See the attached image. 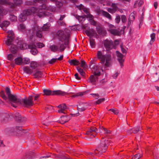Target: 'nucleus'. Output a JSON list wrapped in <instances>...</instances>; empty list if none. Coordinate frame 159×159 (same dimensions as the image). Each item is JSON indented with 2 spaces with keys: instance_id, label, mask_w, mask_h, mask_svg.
Instances as JSON below:
<instances>
[{
  "instance_id": "obj_47",
  "label": "nucleus",
  "mask_w": 159,
  "mask_h": 159,
  "mask_svg": "<svg viewBox=\"0 0 159 159\" xmlns=\"http://www.w3.org/2000/svg\"><path fill=\"white\" fill-rule=\"evenodd\" d=\"M86 16L89 21L93 20L94 19V16L90 14L89 13L88 14H87Z\"/></svg>"
},
{
  "instance_id": "obj_37",
  "label": "nucleus",
  "mask_w": 159,
  "mask_h": 159,
  "mask_svg": "<svg viewBox=\"0 0 159 159\" xmlns=\"http://www.w3.org/2000/svg\"><path fill=\"white\" fill-rule=\"evenodd\" d=\"M155 34L154 33H152L151 34L150 37L151 38V40L150 41V44H152L155 39Z\"/></svg>"
},
{
  "instance_id": "obj_57",
  "label": "nucleus",
  "mask_w": 159,
  "mask_h": 159,
  "mask_svg": "<svg viewBox=\"0 0 159 159\" xmlns=\"http://www.w3.org/2000/svg\"><path fill=\"white\" fill-rule=\"evenodd\" d=\"M65 48V47L64 46V44L63 43L60 45V47L59 48V50L61 51H62L64 50Z\"/></svg>"
},
{
  "instance_id": "obj_40",
  "label": "nucleus",
  "mask_w": 159,
  "mask_h": 159,
  "mask_svg": "<svg viewBox=\"0 0 159 159\" xmlns=\"http://www.w3.org/2000/svg\"><path fill=\"white\" fill-rule=\"evenodd\" d=\"M88 107H84L82 105H81L77 107V109L79 111H82L88 108Z\"/></svg>"
},
{
  "instance_id": "obj_61",
  "label": "nucleus",
  "mask_w": 159,
  "mask_h": 159,
  "mask_svg": "<svg viewBox=\"0 0 159 159\" xmlns=\"http://www.w3.org/2000/svg\"><path fill=\"white\" fill-rule=\"evenodd\" d=\"M107 11L111 13H114L115 12L113 9L111 8H108L107 9Z\"/></svg>"
},
{
  "instance_id": "obj_46",
  "label": "nucleus",
  "mask_w": 159,
  "mask_h": 159,
  "mask_svg": "<svg viewBox=\"0 0 159 159\" xmlns=\"http://www.w3.org/2000/svg\"><path fill=\"white\" fill-rule=\"evenodd\" d=\"M0 96L2 97L4 100H6L7 99V98L5 95L4 92L3 91H1L0 92Z\"/></svg>"
},
{
  "instance_id": "obj_62",
  "label": "nucleus",
  "mask_w": 159,
  "mask_h": 159,
  "mask_svg": "<svg viewBox=\"0 0 159 159\" xmlns=\"http://www.w3.org/2000/svg\"><path fill=\"white\" fill-rule=\"evenodd\" d=\"M57 60V58H52L49 61V63L52 64L55 62Z\"/></svg>"
},
{
  "instance_id": "obj_44",
  "label": "nucleus",
  "mask_w": 159,
  "mask_h": 159,
  "mask_svg": "<svg viewBox=\"0 0 159 159\" xmlns=\"http://www.w3.org/2000/svg\"><path fill=\"white\" fill-rule=\"evenodd\" d=\"M77 70L81 75L84 76V75L85 72L83 71L82 69L78 67L77 68Z\"/></svg>"
},
{
  "instance_id": "obj_7",
  "label": "nucleus",
  "mask_w": 159,
  "mask_h": 159,
  "mask_svg": "<svg viewBox=\"0 0 159 159\" xmlns=\"http://www.w3.org/2000/svg\"><path fill=\"white\" fill-rule=\"evenodd\" d=\"M110 140L109 139H105L103 141L101 144L97 147L96 150L95 151L96 154H97L96 152H98L99 153L105 152L108 146L109 145Z\"/></svg>"
},
{
  "instance_id": "obj_36",
  "label": "nucleus",
  "mask_w": 159,
  "mask_h": 159,
  "mask_svg": "<svg viewBox=\"0 0 159 159\" xmlns=\"http://www.w3.org/2000/svg\"><path fill=\"white\" fill-rule=\"evenodd\" d=\"M102 129L104 130L106 134H110L111 133V132L110 130H108L107 129L102 127H100L99 128V132L100 133L102 132L101 130Z\"/></svg>"
},
{
  "instance_id": "obj_43",
  "label": "nucleus",
  "mask_w": 159,
  "mask_h": 159,
  "mask_svg": "<svg viewBox=\"0 0 159 159\" xmlns=\"http://www.w3.org/2000/svg\"><path fill=\"white\" fill-rule=\"evenodd\" d=\"M84 92H80L76 93L72 96L73 98H76L82 96L84 94Z\"/></svg>"
},
{
  "instance_id": "obj_52",
  "label": "nucleus",
  "mask_w": 159,
  "mask_h": 159,
  "mask_svg": "<svg viewBox=\"0 0 159 159\" xmlns=\"http://www.w3.org/2000/svg\"><path fill=\"white\" fill-rule=\"evenodd\" d=\"M19 25L20 26L19 27V29L20 30H22L25 29V26L23 24H20Z\"/></svg>"
},
{
  "instance_id": "obj_24",
  "label": "nucleus",
  "mask_w": 159,
  "mask_h": 159,
  "mask_svg": "<svg viewBox=\"0 0 159 159\" xmlns=\"http://www.w3.org/2000/svg\"><path fill=\"white\" fill-rule=\"evenodd\" d=\"M18 45V47L22 50H25L29 48V45H27L26 43H21L20 44H18L16 43V44Z\"/></svg>"
},
{
  "instance_id": "obj_11",
  "label": "nucleus",
  "mask_w": 159,
  "mask_h": 159,
  "mask_svg": "<svg viewBox=\"0 0 159 159\" xmlns=\"http://www.w3.org/2000/svg\"><path fill=\"white\" fill-rule=\"evenodd\" d=\"M103 43L105 48L107 51L112 48L115 49V46L114 45L112 40L106 39L103 41Z\"/></svg>"
},
{
  "instance_id": "obj_9",
  "label": "nucleus",
  "mask_w": 159,
  "mask_h": 159,
  "mask_svg": "<svg viewBox=\"0 0 159 159\" xmlns=\"http://www.w3.org/2000/svg\"><path fill=\"white\" fill-rule=\"evenodd\" d=\"M54 35L56 38L60 39V41L62 42L65 41L66 44H67L68 42V37L66 36L62 30H58L54 34Z\"/></svg>"
},
{
  "instance_id": "obj_25",
  "label": "nucleus",
  "mask_w": 159,
  "mask_h": 159,
  "mask_svg": "<svg viewBox=\"0 0 159 159\" xmlns=\"http://www.w3.org/2000/svg\"><path fill=\"white\" fill-rule=\"evenodd\" d=\"M23 70L25 72L26 74H30L33 71V70L30 67L25 66L23 68Z\"/></svg>"
},
{
  "instance_id": "obj_60",
  "label": "nucleus",
  "mask_w": 159,
  "mask_h": 159,
  "mask_svg": "<svg viewBox=\"0 0 159 159\" xmlns=\"http://www.w3.org/2000/svg\"><path fill=\"white\" fill-rule=\"evenodd\" d=\"M104 100L105 99L104 98L99 99L96 101V103L97 104H99L102 102H103Z\"/></svg>"
},
{
  "instance_id": "obj_20",
  "label": "nucleus",
  "mask_w": 159,
  "mask_h": 159,
  "mask_svg": "<svg viewBox=\"0 0 159 159\" xmlns=\"http://www.w3.org/2000/svg\"><path fill=\"white\" fill-rule=\"evenodd\" d=\"M76 7L79 9L81 12H84L85 13L87 14L89 13V9L84 7L82 4L80 5L76 6Z\"/></svg>"
},
{
  "instance_id": "obj_39",
  "label": "nucleus",
  "mask_w": 159,
  "mask_h": 159,
  "mask_svg": "<svg viewBox=\"0 0 159 159\" xmlns=\"http://www.w3.org/2000/svg\"><path fill=\"white\" fill-rule=\"evenodd\" d=\"M10 20L12 22L16 21L17 20V17L14 15H10L9 17Z\"/></svg>"
},
{
  "instance_id": "obj_3",
  "label": "nucleus",
  "mask_w": 159,
  "mask_h": 159,
  "mask_svg": "<svg viewBox=\"0 0 159 159\" xmlns=\"http://www.w3.org/2000/svg\"><path fill=\"white\" fill-rule=\"evenodd\" d=\"M36 7H30L25 10L19 15V20L20 22H24L27 19V16L33 15L40 16L44 15L43 12H41L39 13L37 11Z\"/></svg>"
},
{
  "instance_id": "obj_6",
  "label": "nucleus",
  "mask_w": 159,
  "mask_h": 159,
  "mask_svg": "<svg viewBox=\"0 0 159 159\" xmlns=\"http://www.w3.org/2000/svg\"><path fill=\"white\" fill-rule=\"evenodd\" d=\"M33 1L34 2H38L40 4H42L41 5H39L38 8H36L38 10L37 11L39 13H40L41 12H42L44 14V15L39 16V17L47 15L45 13V10H48L52 12H54L56 11L55 7L52 6H49L48 7L46 6V4L44 3L46 2V0H33Z\"/></svg>"
},
{
  "instance_id": "obj_45",
  "label": "nucleus",
  "mask_w": 159,
  "mask_h": 159,
  "mask_svg": "<svg viewBox=\"0 0 159 159\" xmlns=\"http://www.w3.org/2000/svg\"><path fill=\"white\" fill-rule=\"evenodd\" d=\"M120 20V17L119 15H116L115 19L116 23V24H119Z\"/></svg>"
},
{
  "instance_id": "obj_33",
  "label": "nucleus",
  "mask_w": 159,
  "mask_h": 159,
  "mask_svg": "<svg viewBox=\"0 0 159 159\" xmlns=\"http://www.w3.org/2000/svg\"><path fill=\"white\" fill-rule=\"evenodd\" d=\"M81 66L83 67L84 69H86L88 68V65L85 61L84 60L81 61Z\"/></svg>"
},
{
  "instance_id": "obj_13",
  "label": "nucleus",
  "mask_w": 159,
  "mask_h": 159,
  "mask_svg": "<svg viewBox=\"0 0 159 159\" xmlns=\"http://www.w3.org/2000/svg\"><path fill=\"white\" fill-rule=\"evenodd\" d=\"M7 0H0V5L3 4H8L10 6L9 3ZM7 13V9H4L2 7L0 6V14L2 15H6Z\"/></svg>"
},
{
  "instance_id": "obj_21",
  "label": "nucleus",
  "mask_w": 159,
  "mask_h": 159,
  "mask_svg": "<svg viewBox=\"0 0 159 159\" xmlns=\"http://www.w3.org/2000/svg\"><path fill=\"white\" fill-rule=\"evenodd\" d=\"M14 3H10V7H15L16 6H19L22 3V0H13Z\"/></svg>"
},
{
  "instance_id": "obj_29",
  "label": "nucleus",
  "mask_w": 159,
  "mask_h": 159,
  "mask_svg": "<svg viewBox=\"0 0 159 159\" xmlns=\"http://www.w3.org/2000/svg\"><path fill=\"white\" fill-rule=\"evenodd\" d=\"M14 116L16 119L18 120L23 121L25 120V119L24 118H22L21 115L18 113H16L15 114Z\"/></svg>"
},
{
  "instance_id": "obj_49",
  "label": "nucleus",
  "mask_w": 159,
  "mask_h": 159,
  "mask_svg": "<svg viewBox=\"0 0 159 159\" xmlns=\"http://www.w3.org/2000/svg\"><path fill=\"white\" fill-rule=\"evenodd\" d=\"M112 8L113 9V10L116 12L118 9V7L117 6V4L112 3L111 5Z\"/></svg>"
},
{
  "instance_id": "obj_4",
  "label": "nucleus",
  "mask_w": 159,
  "mask_h": 159,
  "mask_svg": "<svg viewBox=\"0 0 159 159\" xmlns=\"http://www.w3.org/2000/svg\"><path fill=\"white\" fill-rule=\"evenodd\" d=\"M50 26V24L49 23H47L43 25L42 28H39L37 24H35L32 29L29 31L30 34H31L32 36H30V39L31 40H33L34 38L33 35L36 34L37 37L39 38H41L42 37V35L41 32L42 31H46L48 30Z\"/></svg>"
},
{
  "instance_id": "obj_14",
  "label": "nucleus",
  "mask_w": 159,
  "mask_h": 159,
  "mask_svg": "<svg viewBox=\"0 0 159 159\" xmlns=\"http://www.w3.org/2000/svg\"><path fill=\"white\" fill-rule=\"evenodd\" d=\"M97 12L99 15L103 16L110 20H112L111 16L107 12L103 10H97Z\"/></svg>"
},
{
  "instance_id": "obj_15",
  "label": "nucleus",
  "mask_w": 159,
  "mask_h": 159,
  "mask_svg": "<svg viewBox=\"0 0 159 159\" xmlns=\"http://www.w3.org/2000/svg\"><path fill=\"white\" fill-rule=\"evenodd\" d=\"M108 30L111 34L114 35H118L120 33L119 31L115 29V27L112 25H109V29Z\"/></svg>"
},
{
  "instance_id": "obj_64",
  "label": "nucleus",
  "mask_w": 159,
  "mask_h": 159,
  "mask_svg": "<svg viewBox=\"0 0 159 159\" xmlns=\"http://www.w3.org/2000/svg\"><path fill=\"white\" fill-rule=\"evenodd\" d=\"M120 48L121 49V51L123 53H125L126 52V50L124 48L122 45H121L120 46Z\"/></svg>"
},
{
  "instance_id": "obj_5",
  "label": "nucleus",
  "mask_w": 159,
  "mask_h": 159,
  "mask_svg": "<svg viewBox=\"0 0 159 159\" xmlns=\"http://www.w3.org/2000/svg\"><path fill=\"white\" fill-rule=\"evenodd\" d=\"M39 95H33L30 96L28 99H22L18 98L20 101V103H15L13 105V107H17L18 106L21 104H23V105L26 107H28L32 106L34 103V100L36 101L39 98Z\"/></svg>"
},
{
  "instance_id": "obj_27",
  "label": "nucleus",
  "mask_w": 159,
  "mask_h": 159,
  "mask_svg": "<svg viewBox=\"0 0 159 159\" xmlns=\"http://www.w3.org/2000/svg\"><path fill=\"white\" fill-rule=\"evenodd\" d=\"M68 62L71 65L78 66L80 64L79 61L76 59L70 60Z\"/></svg>"
},
{
  "instance_id": "obj_54",
  "label": "nucleus",
  "mask_w": 159,
  "mask_h": 159,
  "mask_svg": "<svg viewBox=\"0 0 159 159\" xmlns=\"http://www.w3.org/2000/svg\"><path fill=\"white\" fill-rule=\"evenodd\" d=\"M141 157L139 154H137L134 155L132 158V159H139Z\"/></svg>"
},
{
  "instance_id": "obj_53",
  "label": "nucleus",
  "mask_w": 159,
  "mask_h": 159,
  "mask_svg": "<svg viewBox=\"0 0 159 159\" xmlns=\"http://www.w3.org/2000/svg\"><path fill=\"white\" fill-rule=\"evenodd\" d=\"M121 21L123 23L126 22L127 21V18L125 15H122L121 16Z\"/></svg>"
},
{
  "instance_id": "obj_31",
  "label": "nucleus",
  "mask_w": 159,
  "mask_h": 159,
  "mask_svg": "<svg viewBox=\"0 0 159 159\" xmlns=\"http://www.w3.org/2000/svg\"><path fill=\"white\" fill-rule=\"evenodd\" d=\"M15 63L17 65L22 64V58L21 57H18L14 60Z\"/></svg>"
},
{
  "instance_id": "obj_8",
  "label": "nucleus",
  "mask_w": 159,
  "mask_h": 159,
  "mask_svg": "<svg viewBox=\"0 0 159 159\" xmlns=\"http://www.w3.org/2000/svg\"><path fill=\"white\" fill-rule=\"evenodd\" d=\"M98 70L94 71L93 75H91L88 79V81L93 84H95L96 82L98 80V77L100 75L101 71H103L102 66L100 67Z\"/></svg>"
},
{
  "instance_id": "obj_51",
  "label": "nucleus",
  "mask_w": 159,
  "mask_h": 159,
  "mask_svg": "<svg viewBox=\"0 0 159 159\" xmlns=\"http://www.w3.org/2000/svg\"><path fill=\"white\" fill-rule=\"evenodd\" d=\"M109 111H111L115 115H117L118 113V111L116 108L110 109L109 110Z\"/></svg>"
},
{
  "instance_id": "obj_19",
  "label": "nucleus",
  "mask_w": 159,
  "mask_h": 159,
  "mask_svg": "<svg viewBox=\"0 0 159 159\" xmlns=\"http://www.w3.org/2000/svg\"><path fill=\"white\" fill-rule=\"evenodd\" d=\"M84 32L89 36H95L97 35L95 31L93 29L85 30Z\"/></svg>"
},
{
  "instance_id": "obj_55",
  "label": "nucleus",
  "mask_w": 159,
  "mask_h": 159,
  "mask_svg": "<svg viewBox=\"0 0 159 159\" xmlns=\"http://www.w3.org/2000/svg\"><path fill=\"white\" fill-rule=\"evenodd\" d=\"M7 58L8 60L12 61L13 59V55L12 54H9L7 55Z\"/></svg>"
},
{
  "instance_id": "obj_1",
  "label": "nucleus",
  "mask_w": 159,
  "mask_h": 159,
  "mask_svg": "<svg viewBox=\"0 0 159 159\" xmlns=\"http://www.w3.org/2000/svg\"><path fill=\"white\" fill-rule=\"evenodd\" d=\"M96 56L100 61L99 65L101 64L102 66H105L106 67H109L111 65L112 58L111 55L109 53L105 54L104 50L97 51Z\"/></svg>"
},
{
  "instance_id": "obj_41",
  "label": "nucleus",
  "mask_w": 159,
  "mask_h": 159,
  "mask_svg": "<svg viewBox=\"0 0 159 159\" xmlns=\"http://www.w3.org/2000/svg\"><path fill=\"white\" fill-rule=\"evenodd\" d=\"M50 48L52 51L55 52L57 50L58 48L56 45H52L50 47Z\"/></svg>"
},
{
  "instance_id": "obj_18",
  "label": "nucleus",
  "mask_w": 159,
  "mask_h": 159,
  "mask_svg": "<svg viewBox=\"0 0 159 159\" xmlns=\"http://www.w3.org/2000/svg\"><path fill=\"white\" fill-rule=\"evenodd\" d=\"M98 133V130L96 128L93 127L88 131L87 132V134L88 135H93L95 137Z\"/></svg>"
},
{
  "instance_id": "obj_17",
  "label": "nucleus",
  "mask_w": 159,
  "mask_h": 159,
  "mask_svg": "<svg viewBox=\"0 0 159 159\" xmlns=\"http://www.w3.org/2000/svg\"><path fill=\"white\" fill-rule=\"evenodd\" d=\"M29 48L30 49V52L33 55H36L38 52V51L36 49V47L35 45V43L31 42L30 44Z\"/></svg>"
},
{
  "instance_id": "obj_28",
  "label": "nucleus",
  "mask_w": 159,
  "mask_h": 159,
  "mask_svg": "<svg viewBox=\"0 0 159 159\" xmlns=\"http://www.w3.org/2000/svg\"><path fill=\"white\" fill-rule=\"evenodd\" d=\"M140 127H137L131 129L127 131V133L129 134V133H131L133 132L134 134H136L140 130Z\"/></svg>"
},
{
  "instance_id": "obj_48",
  "label": "nucleus",
  "mask_w": 159,
  "mask_h": 159,
  "mask_svg": "<svg viewBox=\"0 0 159 159\" xmlns=\"http://www.w3.org/2000/svg\"><path fill=\"white\" fill-rule=\"evenodd\" d=\"M90 45L92 48H94L95 47V42L93 39H91L90 40Z\"/></svg>"
},
{
  "instance_id": "obj_32",
  "label": "nucleus",
  "mask_w": 159,
  "mask_h": 159,
  "mask_svg": "<svg viewBox=\"0 0 159 159\" xmlns=\"http://www.w3.org/2000/svg\"><path fill=\"white\" fill-rule=\"evenodd\" d=\"M143 3V2L142 0L136 1L134 3V7H136L138 6L139 7H140Z\"/></svg>"
},
{
  "instance_id": "obj_26",
  "label": "nucleus",
  "mask_w": 159,
  "mask_h": 159,
  "mask_svg": "<svg viewBox=\"0 0 159 159\" xmlns=\"http://www.w3.org/2000/svg\"><path fill=\"white\" fill-rule=\"evenodd\" d=\"M69 118L66 116H62L61 117L59 122L61 124H64L68 121L69 120Z\"/></svg>"
},
{
  "instance_id": "obj_12",
  "label": "nucleus",
  "mask_w": 159,
  "mask_h": 159,
  "mask_svg": "<svg viewBox=\"0 0 159 159\" xmlns=\"http://www.w3.org/2000/svg\"><path fill=\"white\" fill-rule=\"evenodd\" d=\"M43 92L44 94L47 96L50 95H63L65 92L60 90L52 91L48 89H44Z\"/></svg>"
},
{
  "instance_id": "obj_16",
  "label": "nucleus",
  "mask_w": 159,
  "mask_h": 159,
  "mask_svg": "<svg viewBox=\"0 0 159 159\" xmlns=\"http://www.w3.org/2000/svg\"><path fill=\"white\" fill-rule=\"evenodd\" d=\"M116 54L118 57L117 60L120 62L121 67L123 66V63L124 61V56L118 51H116Z\"/></svg>"
},
{
  "instance_id": "obj_2",
  "label": "nucleus",
  "mask_w": 159,
  "mask_h": 159,
  "mask_svg": "<svg viewBox=\"0 0 159 159\" xmlns=\"http://www.w3.org/2000/svg\"><path fill=\"white\" fill-rule=\"evenodd\" d=\"M7 34V38L4 40V42L6 44L8 47L10 51L13 53H15L18 49L16 45L17 41L14 40V34L12 31H8Z\"/></svg>"
},
{
  "instance_id": "obj_58",
  "label": "nucleus",
  "mask_w": 159,
  "mask_h": 159,
  "mask_svg": "<svg viewBox=\"0 0 159 159\" xmlns=\"http://www.w3.org/2000/svg\"><path fill=\"white\" fill-rule=\"evenodd\" d=\"M90 94L96 99H98L99 98V95L98 93H91Z\"/></svg>"
},
{
  "instance_id": "obj_38",
  "label": "nucleus",
  "mask_w": 159,
  "mask_h": 159,
  "mask_svg": "<svg viewBox=\"0 0 159 159\" xmlns=\"http://www.w3.org/2000/svg\"><path fill=\"white\" fill-rule=\"evenodd\" d=\"M50 1L52 2H55L56 6L58 7H60L62 6V3L57 1V0H50Z\"/></svg>"
},
{
  "instance_id": "obj_35",
  "label": "nucleus",
  "mask_w": 159,
  "mask_h": 159,
  "mask_svg": "<svg viewBox=\"0 0 159 159\" xmlns=\"http://www.w3.org/2000/svg\"><path fill=\"white\" fill-rule=\"evenodd\" d=\"M30 59L28 58L25 57L22 58V64H28L30 63Z\"/></svg>"
},
{
  "instance_id": "obj_63",
  "label": "nucleus",
  "mask_w": 159,
  "mask_h": 159,
  "mask_svg": "<svg viewBox=\"0 0 159 159\" xmlns=\"http://www.w3.org/2000/svg\"><path fill=\"white\" fill-rule=\"evenodd\" d=\"M4 144L3 142V139L0 138V147H4Z\"/></svg>"
},
{
  "instance_id": "obj_56",
  "label": "nucleus",
  "mask_w": 159,
  "mask_h": 159,
  "mask_svg": "<svg viewBox=\"0 0 159 159\" xmlns=\"http://www.w3.org/2000/svg\"><path fill=\"white\" fill-rule=\"evenodd\" d=\"M44 45L42 43H39L37 44V47L38 48H40L44 47Z\"/></svg>"
},
{
  "instance_id": "obj_10",
  "label": "nucleus",
  "mask_w": 159,
  "mask_h": 159,
  "mask_svg": "<svg viewBox=\"0 0 159 159\" xmlns=\"http://www.w3.org/2000/svg\"><path fill=\"white\" fill-rule=\"evenodd\" d=\"M6 91L9 99L11 101V106L13 107V105H14L15 103H20V101L17 96L11 94L9 88L7 87L6 89Z\"/></svg>"
},
{
  "instance_id": "obj_34",
  "label": "nucleus",
  "mask_w": 159,
  "mask_h": 159,
  "mask_svg": "<svg viewBox=\"0 0 159 159\" xmlns=\"http://www.w3.org/2000/svg\"><path fill=\"white\" fill-rule=\"evenodd\" d=\"M30 67L32 69H35L37 66V64L36 62L32 61L30 63Z\"/></svg>"
},
{
  "instance_id": "obj_22",
  "label": "nucleus",
  "mask_w": 159,
  "mask_h": 159,
  "mask_svg": "<svg viewBox=\"0 0 159 159\" xmlns=\"http://www.w3.org/2000/svg\"><path fill=\"white\" fill-rule=\"evenodd\" d=\"M59 109L58 111L59 113H64V111L67 108V107L65 104H62L57 106Z\"/></svg>"
},
{
  "instance_id": "obj_30",
  "label": "nucleus",
  "mask_w": 159,
  "mask_h": 159,
  "mask_svg": "<svg viewBox=\"0 0 159 159\" xmlns=\"http://www.w3.org/2000/svg\"><path fill=\"white\" fill-rule=\"evenodd\" d=\"M43 73L41 71H38L36 72L33 74V76L35 78H39L43 76Z\"/></svg>"
},
{
  "instance_id": "obj_59",
  "label": "nucleus",
  "mask_w": 159,
  "mask_h": 159,
  "mask_svg": "<svg viewBox=\"0 0 159 159\" xmlns=\"http://www.w3.org/2000/svg\"><path fill=\"white\" fill-rule=\"evenodd\" d=\"M91 25L94 26H96L97 25V22L93 19L89 21Z\"/></svg>"
},
{
  "instance_id": "obj_50",
  "label": "nucleus",
  "mask_w": 159,
  "mask_h": 159,
  "mask_svg": "<svg viewBox=\"0 0 159 159\" xmlns=\"http://www.w3.org/2000/svg\"><path fill=\"white\" fill-rule=\"evenodd\" d=\"M134 14L133 13H131L129 16V20L130 21H133L135 18Z\"/></svg>"
},
{
  "instance_id": "obj_42",
  "label": "nucleus",
  "mask_w": 159,
  "mask_h": 159,
  "mask_svg": "<svg viewBox=\"0 0 159 159\" xmlns=\"http://www.w3.org/2000/svg\"><path fill=\"white\" fill-rule=\"evenodd\" d=\"M80 22L82 23L85 20V18L83 16H78L76 18Z\"/></svg>"
},
{
  "instance_id": "obj_23",
  "label": "nucleus",
  "mask_w": 159,
  "mask_h": 159,
  "mask_svg": "<svg viewBox=\"0 0 159 159\" xmlns=\"http://www.w3.org/2000/svg\"><path fill=\"white\" fill-rule=\"evenodd\" d=\"M10 24L9 21H3L1 23H0V26L2 29L4 30H6V28Z\"/></svg>"
}]
</instances>
